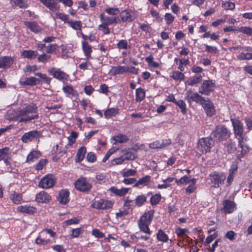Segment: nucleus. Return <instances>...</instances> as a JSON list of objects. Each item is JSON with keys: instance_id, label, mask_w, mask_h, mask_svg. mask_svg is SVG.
I'll list each match as a JSON object with an SVG mask.
<instances>
[{"instance_id": "obj_1", "label": "nucleus", "mask_w": 252, "mask_h": 252, "mask_svg": "<svg viewBox=\"0 0 252 252\" xmlns=\"http://www.w3.org/2000/svg\"><path fill=\"white\" fill-rule=\"evenodd\" d=\"M232 123L234 133L235 136H238L239 146L241 148V153L237 156V158L241 159L249 152V147L246 144L247 137L243 135L244 126L242 123L238 119H230Z\"/></svg>"}, {"instance_id": "obj_2", "label": "nucleus", "mask_w": 252, "mask_h": 252, "mask_svg": "<svg viewBox=\"0 0 252 252\" xmlns=\"http://www.w3.org/2000/svg\"><path fill=\"white\" fill-rule=\"evenodd\" d=\"M38 108L34 104L27 106L23 109L18 110V115L21 118L20 122H27L38 118L37 114Z\"/></svg>"}, {"instance_id": "obj_3", "label": "nucleus", "mask_w": 252, "mask_h": 252, "mask_svg": "<svg viewBox=\"0 0 252 252\" xmlns=\"http://www.w3.org/2000/svg\"><path fill=\"white\" fill-rule=\"evenodd\" d=\"M153 218V213L148 211L145 213L138 220V226L140 230L146 234H150L149 226Z\"/></svg>"}, {"instance_id": "obj_4", "label": "nucleus", "mask_w": 252, "mask_h": 252, "mask_svg": "<svg viewBox=\"0 0 252 252\" xmlns=\"http://www.w3.org/2000/svg\"><path fill=\"white\" fill-rule=\"evenodd\" d=\"M229 129L223 125L217 126L215 129L212 131V135L220 142L226 140L231 135Z\"/></svg>"}, {"instance_id": "obj_5", "label": "nucleus", "mask_w": 252, "mask_h": 252, "mask_svg": "<svg viewBox=\"0 0 252 252\" xmlns=\"http://www.w3.org/2000/svg\"><path fill=\"white\" fill-rule=\"evenodd\" d=\"M49 234L51 237H54L56 233L51 229H44L40 233L35 239V243L40 245H46L52 243L51 240L47 238V235Z\"/></svg>"}, {"instance_id": "obj_6", "label": "nucleus", "mask_w": 252, "mask_h": 252, "mask_svg": "<svg viewBox=\"0 0 252 252\" xmlns=\"http://www.w3.org/2000/svg\"><path fill=\"white\" fill-rule=\"evenodd\" d=\"M216 88L215 83L212 80H204L199 89V93L202 95H209Z\"/></svg>"}, {"instance_id": "obj_7", "label": "nucleus", "mask_w": 252, "mask_h": 252, "mask_svg": "<svg viewBox=\"0 0 252 252\" xmlns=\"http://www.w3.org/2000/svg\"><path fill=\"white\" fill-rule=\"evenodd\" d=\"M214 144V141L212 138L209 137L202 138L199 140L197 149L202 153H207L210 151L211 147Z\"/></svg>"}, {"instance_id": "obj_8", "label": "nucleus", "mask_w": 252, "mask_h": 252, "mask_svg": "<svg viewBox=\"0 0 252 252\" xmlns=\"http://www.w3.org/2000/svg\"><path fill=\"white\" fill-rule=\"evenodd\" d=\"M200 94L199 92H193L192 90H189L186 92L185 99L189 103L194 101L201 105L206 98Z\"/></svg>"}, {"instance_id": "obj_9", "label": "nucleus", "mask_w": 252, "mask_h": 252, "mask_svg": "<svg viewBox=\"0 0 252 252\" xmlns=\"http://www.w3.org/2000/svg\"><path fill=\"white\" fill-rule=\"evenodd\" d=\"M75 188L82 192H86L90 190L92 186L88 179L85 177H80L74 183Z\"/></svg>"}, {"instance_id": "obj_10", "label": "nucleus", "mask_w": 252, "mask_h": 252, "mask_svg": "<svg viewBox=\"0 0 252 252\" xmlns=\"http://www.w3.org/2000/svg\"><path fill=\"white\" fill-rule=\"evenodd\" d=\"M226 179V176L223 173L214 172L209 176V179L214 184V186L218 188L220 185L222 184Z\"/></svg>"}, {"instance_id": "obj_11", "label": "nucleus", "mask_w": 252, "mask_h": 252, "mask_svg": "<svg viewBox=\"0 0 252 252\" xmlns=\"http://www.w3.org/2000/svg\"><path fill=\"white\" fill-rule=\"evenodd\" d=\"M208 117H211L216 113V109L213 102L208 98H206L201 104Z\"/></svg>"}, {"instance_id": "obj_12", "label": "nucleus", "mask_w": 252, "mask_h": 252, "mask_svg": "<svg viewBox=\"0 0 252 252\" xmlns=\"http://www.w3.org/2000/svg\"><path fill=\"white\" fill-rule=\"evenodd\" d=\"M113 203L110 200L100 199L94 201L91 206L93 208L97 209L106 210L111 208L113 206Z\"/></svg>"}, {"instance_id": "obj_13", "label": "nucleus", "mask_w": 252, "mask_h": 252, "mask_svg": "<svg viewBox=\"0 0 252 252\" xmlns=\"http://www.w3.org/2000/svg\"><path fill=\"white\" fill-rule=\"evenodd\" d=\"M55 183V180L53 176L48 175L43 177L38 184L39 187L42 189L52 188Z\"/></svg>"}, {"instance_id": "obj_14", "label": "nucleus", "mask_w": 252, "mask_h": 252, "mask_svg": "<svg viewBox=\"0 0 252 252\" xmlns=\"http://www.w3.org/2000/svg\"><path fill=\"white\" fill-rule=\"evenodd\" d=\"M48 72L53 77L63 82L66 81L68 78V75L59 69L53 67L50 69Z\"/></svg>"}, {"instance_id": "obj_15", "label": "nucleus", "mask_w": 252, "mask_h": 252, "mask_svg": "<svg viewBox=\"0 0 252 252\" xmlns=\"http://www.w3.org/2000/svg\"><path fill=\"white\" fill-rule=\"evenodd\" d=\"M120 17L123 22H130L135 18V14L134 11L130 10H123L120 13Z\"/></svg>"}, {"instance_id": "obj_16", "label": "nucleus", "mask_w": 252, "mask_h": 252, "mask_svg": "<svg viewBox=\"0 0 252 252\" xmlns=\"http://www.w3.org/2000/svg\"><path fill=\"white\" fill-rule=\"evenodd\" d=\"M40 133L36 130H32L25 133L21 137V140L24 143H28L31 141L34 138H38L40 136Z\"/></svg>"}, {"instance_id": "obj_17", "label": "nucleus", "mask_w": 252, "mask_h": 252, "mask_svg": "<svg viewBox=\"0 0 252 252\" xmlns=\"http://www.w3.org/2000/svg\"><path fill=\"white\" fill-rule=\"evenodd\" d=\"M69 192L67 189L61 190L58 195V200L62 204H66L69 201Z\"/></svg>"}, {"instance_id": "obj_18", "label": "nucleus", "mask_w": 252, "mask_h": 252, "mask_svg": "<svg viewBox=\"0 0 252 252\" xmlns=\"http://www.w3.org/2000/svg\"><path fill=\"white\" fill-rule=\"evenodd\" d=\"M202 81V76L200 74H196L194 76L190 77L186 82V84L190 86H197Z\"/></svg>"}, {"instance_id": "obj_19", "label": "nucleus", "mask_w": 252, "mask_h": 252, "mask_svg": "<svg viewBox=\"0 0 252 252\" xmlns=\"http://www.w3.org/2000/svg\"><path fill=\"white\" fill-rule=\"evenodd\" d=\"M51 199V196L46 192L42 191L36 194L35 200L38 203H48Z\"/></svg>"}, {"instance_id": "obj_20", "label": "nucleus", "mask_w": 252, "mask_h": 252, "mask_svg": "<svg viewBox=\"0 0 252 252\" xmlns=\"http://www.w3.org/2000/svg\"><path fill=\"white\" fill-rule=\"evenodd\" d=\"M129 71V67L127 66L118 65L116 66H112L110 71L112 75L113 76L117 74H122Z\"/></svg>"}, {"instance_id": "obj_21", "label": "nucleus", "mask_w": 252, "mask_h": 252, "mask_svg": "<svg viewBox=\"0 0 252 252\" xmlns=\"http://www.w3.org/2000/svg\"><path fill=\"white\" fill-rule=\"evenodd\" d=\"M236 209L235 204L232 201L226 200L223 202V210L225 213H231Z\"/></svg>"}, {"instance_id": "obj_22", "label": "nucleus", "mask_w": 252, "mask_h": 252, "mask_svg": "<svg viewBox=\"0 0 252 252\" xmlns=\"http://www.w3.org/2000/svg\"><path fill=\"white\" fill-rule=\"evenodd\" d=\"M82 47L84 54L87 60L92 58L91 54L92 52V46L85 41H82Z\"/></svg>"}, {"instance_id": "obj_23", "label": "nucleus", "mask_w": 252, "mask_h": 252, "mask_svg": "<svg viewBox=\"0 0 252 252\" xmlns=\"http://www.w3.org/2000/svg\"><path fill=\"white\" fill-rule=\"evenodd\" d=\"M13 63V59L10 57L4 56L0 58V68H5L10 66Z\"/></svg>"}, {"instance_id": "obj_24", "label": "nucleus", "mask_w": 252, "mask_h": 252, "mask_svg": "<svg viewBox=\"0 0 252 252\" xmlns=\"http://www.w3.org/2000/svg\"><path fill=\"white\" fill-rule=\"evenodd\" d=\"M24 24L27 28L33 32H39L42 30L41 28L35 22L25 21Z\"/></svg>"}, {"instance_id": "obj_25", "label": "nucleus", "mask_w": 252, "mask_h": 252, "mask_svg": "<svg viewBox=\"0 0 252 252\" xmlns=\"http://www.w3.org/2000/svg\"><path fill=\"white\" fill-rule=\"evenodd\" d=\"M17 210L21 213L33 214L36 212V209L31 206L23 205L18 207Z\"/></svg>"}, {"instance_id": "obj_26", "label": "nucleus", "mask_w": 252, "mask_h": 252, "mask_svg": "<svg viewBox=\"0 0 252 252\" xmlns=\"http://www.w3.org/2000/svg\"><path fill=\"white\" fill-rule=\"evenodd\" d=\"M129 189V188H123L118 189L115 187H112L110 188L109 190L117 196H123L127 193Z\"/></svg>"}, {"instance_id": "obj_27", "label": "nucleus", "mask_w": 252, "mask_h": 252, "mask_svg": "<svg viewBox=\"0 0 252 252\" xmlns=\"http://www.w3.org/2000/svg\"><path fill=\"white\" fill-rule=\"evenodd\" d=\"M100 19L103 23L107 25L117 23L118 22L117 20L119 21V19L117 17H104L103 14H100Z\"/></svg>"}, {"instance_id": "obj_28", "label": "nucleus", "mask_w": 252, "mask_h": 252, "mask_svg": "<svg viewBox=\"0 0 252 252\" xmlns=\"http://www.w3.org/2000/svg\"><path fill=\"white\" fill-rule=\"evenodd\" d=\"M41 156V153L38 151H32L28 155L26 161L28 163L34 162Z\"/></svg>"}, {"instance_id": "obj_29", "label": "nucleus", "mask_w": 252, "mask_h": 252, "mask_svg": "<svg viewBox=\"0 0 252 252\" xmlns=\"http://www.w3.org/2000/svg\"><path fill=\"white\" fill-rule=\"evenodd\" d=\"M39 0L51 10L54 11L57 10L59 8L57 5V3L54 0Z\"/></svg>"}, {"instance_id": "obj_30", "label": "nucleus", "mask_w": 252, "mask_h": 252, "mask_svg": "<svg viewBox=\"0 0 252 252\" xmlns=\"http://www.w3.org/2000/svg\"><path fill=\"white\" fill-rule=\"evenodd\" d=\"M39 0L51 10L54 11L57 10L59 8L57 5V3L54 0Z\"/></svg>"}, {"instance_id": "obj_31", "label": "nucleus", "mask_w": 252, "mask_h": 252, "mask_svg": "<svg viewBox=\"0 0 252 252\" xmlns=\"http://www.w3.org/2000/svg\"><path fill=\"white\" fill-rule=\"evenodd\" d=\"M21 55L25 58L32 59L35 58L38 55V53L35 50H24L21 53Z\"/></svg>"}, {"instance_id": "obj_32", "label": "nucleus", "mask_w": 252, "mask_h": 252, "mask_svg": "<svg viewBox=\"0 0 252 252\" xmlns=\"http://www.w3.org/2000/svg\"><path fill=\"white\" fill-rule=\"evenodd\" d=\"M86 153V149L84 146H82L80 148L77 152L76 157V162H80L82 161L84 158L85 155Z\"/></svg>"}, {"instance_id": "obj_33", "label": "nucleus", "mask_w": 252, "mask_h": 252, "mask_svg": "<svg viewBox=\"0 0 252 252\" xmlns=\"http://www.w3.org/2000/svg\"><path fill=\"white\" fill-rule=\"evenodd\" d=\"M151 177L150 175H146L144 177L139 179L133 186L134 187H139L140 186H146L151 181Z\"/></svg>"}, {"instance_id": "obj_34", "label": "nucleus", "mask_w": 252, "mask_h": 252, "mask_svg": "<svg viewBox=\"0 0 252 252\" xmlns=\"http://www.w3.org/2000/svg\"><path fill=\"white\" fill-rule=\"evenodd\" d=\"M125 160H133L135 158V156L130 150H124L122 151L121 155Z\"/></svg>"}, {"instance_id": "obj_35", "label": "nucleus", "mask_w": 252, "mask_h": 252, "mask_svg": "<svg viewBox=\"0 0 252 252\" xmlns=\"http://www.w3.org/2000/svg\"><path fill=\"white\" fill-rule=\"evenodd\" d=\"M40 80L34 77H31L29 78H27L26 80L24 82H20V83L21 85H29L32 86L36 85L38 82H39Z\"/></svg>"}, {"instance_id": "obj_36", "label": "nucleus", "mask_w": 252, "mask_h": 252, "mask_svg": "<svg viewBox=\"0 0 252 252\" xmlns=\"http://www.w3.org/2000/svg\"><path fill=\"white\" fill-rule=\"evenodd\" d=\"M135 100L137 102L141 101L145 97V92L143 89L138 88L135 91Z\"/></svg>"}, {"instance_id": "obj_37", "label": "nucleus", "mask_w": 252, "mask_h": 252, "mask_svg": "<svg viewBox=\"0 0 252 252\" xmlns=\"http://www.w3.org/2000/svg\"><path fill=\"white\" fill-rule=\"evenodd\" d=\"M67 24H68L69 26L75 30H81L82 23L80 21H73L72 20H69L68 21H67Z\"/></svg>"}, {"instance_id": "obj_38", "label": "nucleus", "mask_w": 252, "mask_h": 252, "mask_svg": "<svg viewBox=\"0 0 252 252\" xmlns=\"http://www.w3.org/2000/svg\"><path fill=\"white\" fill-rule=\"evenodd\" d=\"M9 197L10 200L16 204H20L22 199V195L20 193H17L16 192H12Z\"/></svg>"}, {"instance_id": "obj_39", "label": "nucleus", "mask_w": 252, "mask_h": 252, "mask_svg": "<svg viewBox=\"0 0 252 252\" xmlns=\"http://www.w3.org/2000/svg\"><path fill=\"white\" fill-rule=\"evenodd\" d=\"M170 143V142H168L164 144L163 141H156L150 144L149 147L152 149L162 148L165 146V145H169Z\"/></svg>"}, {"instance_id": "obj_40", "label": "nucleus", "mask_w": 252, "mask_h": 252, "mask_svg": "<svg viewBox=\"0 0 252 252\" xmlns=\"http://www.w3.org/2000/svg\"><path fill=\"white\" fill-rule=\"evenodd\" d=\"M63 92L68 95L72 96L77 95V92L74 90L71 86L66 85L64 86L63 88Z\"/></svg>"}, {"instance_id": "obj_41", "label": "nucleus", "mask_w": 252, "mask_h": 252, "mask_svg": "<svg viewBox=\"0 0 252 252\" xmlns=\"http://www.w3.org/2000/svg\"><path fill=\"white\" fill-rule=\"evenodd\" d=\"M225 147L228 153H233L236 150L235 143L231 140H229L227 142L225 145Z\"/></svg>"}, {"instance_id": "obj_42", "label": "nucleus", "mask_w": 252, "mask_h": 252, "mask_svg": "<svg viewBox=\"0 0 252 252\" xmlns=\"http://www.w3.org/2000/svg\"><path fill=\"white\" fill-rule=\"evenodd\" d=\"M118 112L117 108H111L107 109L104 112V115L106 118L108 119L112 116H115Z\"/></svg>"}, {"instance_id": "obj_43", "label": "nucleus", "mask_w": 252, "mask_h": 252, "mask_svg": "<svg viewBox=\"0 0 252 252\" xmlns=\"http://www.w3.org/2000/svg\"><path fill=\"white\" fill-rule=\"evenodd\" d=\"M196 183V179L194 178H192L190 185H189L186 189L187 193H191L195 192L196 189V187L195 186Z\"/></svg>"}, {"instance_id": "obj_44", "label": "nucleus", "mask_w": 252, "mask_h": 252, "mask_svg": "<svg viewBox=\"0 0 252 252\" xmlns=\"http://www.w3.org/2000/svg\"><path fill=\"white\" fill-rule=\"evenodd\" d=\"M113 140L115 141V143H123L128 140L127 137L123 134H118L113 137Z\"/></svg>"}, {"instance_id": "obj_45", "label": "nucleus", "mask_w": 252, "mask_h": 252, "mask_svg": "<svg viewBox=\"0 0 252 252\" xmlns=\"http://www.w3.org/2000/svg\"><path fill=\"white\" fill-rule=\"evenodd\" d=\"M147 200V197L145 195L141 194L136 197L135 199V203L136 206H141L143 205Z\"/></svg>"}, {"instance_id": "obj_46", "label": "nucleus", "mask_w": 252, "mask_h": 252, "mask_svg": "<svg viewBox=\"0 0 252 252\" xmlns=\"http://www.w3.org/2000/svg\"><path fill=\"white\" fill-rule=\"evenodd\" d=\"M171 77L175 80L181 81L184 79L185 75L181 71H175L173 72Z\"/></svg>"}, {"instance_id": "obj_47", "label": "nucleus", "mask_w": 252, "mask_h": 252, "mask_svg": "<svg viewBox=\"0 0 252 252\" xmlns=\"http://www.w3.org/2000/svg\"><path fill=\"white\" fill-rule=\"evenodd\" d=\"M158 239L161 242H165L168 240V237L161 229H160L157 234Z\"/></svg>"}, {"instance_id": "obj_48", "label": "nucleus", "mask_w": 252, "mask_h": 252, "mask_svg": "<svg viewBox=\"0 0 252 252\" xmlns=\"http://www.w3.org/2000/svg\"><path fill=\"white\" fill-rule=\"evenodd\" d=\"M117 47L120 50H127L129 48V46L128 45L127 41L126 40L124 39L120 40L118 42V43L117 44Z\"/></svg>"}, {"instance_id": "obj_49", "label": "nucleus", "mask_w": 252, "mask_h": 252, "mask_svg": "<svg viewBox=\"0 0 252 252\" xmlns=\"http://www.w3.org/2000/svg\"><path fill=\"white\" fill-rule=\"evenodd\" d=\"M238 32L249 36L252 35V28L249 27H242L238 29Z\"/></svg>"}, {"instance_id": "obj_50", "label": "nucleus", "mask_w": 252, "mask_h": 252, "mask_svg": "<svg viewBox=\"0 0 252 252\" xmlns=\"http://www.w3.org/2000/svg\"><path fill=\"white\" fill-rule=\"evenodd\" d=\"M13 3L20 8H26L28 7L27 0H12Z\"/></svg>"}, {"instance_id": "obj_51", "label": "nucleus", "mask_w": 252, "mask_h": 252, "mask_svg": "<svg viewBox=\"0 0 252 252\" xmlns=\"http://www.w3.org/2000/svg\"><path fill=\"white\" fill-rule=\"evenodd\" d=\"M175 104L179 106L183 114H185L186 113V104L183 100L180 99L177 100Z\"/></svg>"}, {"instance_id": "obj_52", "label": "nucleus", "mask_w": 252, "mask_h": 252, "mask_svg": "<svg viewBox=\"0 0 252 252\" xmlns=\"http://www.w3.org/2000/svg\"><path fill=\"white\" fill-rule=\"evenodd\" d=\"M137 172L134 169H128L127 170H124L121 172V174L124 177H128L129 176H135Z\"/></svg>"}, {"instance_id": "obj_53", "label": "nucleus", "mask_w": 252, "mask_h": 252, "mask_svg": "<svg viewBox=\"0 0 252 252\" xmlns=\"http://www.w3.org/2000/svg\"><path fill=\"white\" fill-rule=\"evenodd\" d=\"M58 46L56 44H50L46 47L45 52L48 54L54 53L57 49Z\"/></svg>"}, {"instance_id": "obj_54", "label": "nucleus", "mask_w": 252, "mask_h": 252, "mask_svg": "<svg viewBox=\"0 0 252 252\" xmlns=\"http://www.w3.org/2000/svg\"><path fill=\"white\" fill-rule=\"evenodd\" d=\"M161 197V195L158 193L152 196L150 200L151 204L152 205H156L158 204L159 202Z\"/></svg>"}, {"instance_id": "obj_55", "label": "nucleus", "mask_w": 252, "mask_h": 252, "mask_svg": "<svg viewBox=\"0 0 252 252\" xmlns=\"http://www.w3.org/2000/svg\"><path fill=\"white\" fill-rule=\"evenodd\" d=\"M82 231L83 230L81 227L72 229L70 235L71 238H77L82 233Z\"/></svg>"}, {"instance_id": "obj_56", "label": "nucleus", "mask_w": 252, "mask_h": 252, "mask_svg": "<svg viewBox=\"0 0 252 252\" xmlns=\"http://www.w3.org/2000/svg\"><path fill=\"white\" fill-rule=\"evenodd\" d=\"M191 179H190V177L184 176L183 177H182L180 180H176V182L178 185H179L181 184L191 183Z\"/></svg>"}, {"instance_id": "obj_57", "label": "nucleus", "mask_w": 252, "mask_h": 252, "mask_svg": "<svg viewBox=\"0 0 252 252\" xmlns=\"http://www.w3.org/2000/svg\"><path fill=\"white\" fill-rule=\"evenodd\" d=\"M175 233L179 237H183L187 233H189V230L187 228H181L180 227H178L176 229Z\"/></svg>"}, {"instance_id": "obj_58", "label": "nucleus", "mask_w": 252, "mask_h": 252, "mask_svg": "<svg viewBox=\"0 0 252 252\" xmlns=\"http://www.w3.org/2000/svg\"><path fill=\"white\" fill-rule=\"evenodd\" d=\"M35 74V75L39 76L41 79H42L43 80L44 83H46L48 85L50 84L51 81L52 80V78L48 77L46 75V74H42L41 73H36Z\"/></svg>"}, {"instance_id": "obj_59", "label": "nucleus", "mask_w": 252, "mask_h": 252, "mask_svg": "<svg viewBox=\"0 0 252 252\" xmlns=\"http://www.w3.org/2000/svg\"><path fill=\"white\" fill-rule=\"evenodd\" d=\"M51 58V56L44 53L39 55L37 58V60L39 62L45 63L48 62Z\"/></svg>"}, {"instance_id": "obj_60", "label": "nucleus", "mask_w": 252, "mask_h": 252, "mask_svg": "<svg viewBox=\"0 0 252 252\" xmlns=\"http://www.w3.org/2000/svg\"><path fill=\"white\" fill-rule=\"evenodd\" d=\"M78 136V134L76 132L72 131L70 135L67 137L68 140V144L72 145L75 143L76 138Z\"/></svg>"}, {"instance_id": "obj_61", "label": "nucleus", "mask_w": 252, "mask_h": 252, "mask_svg": "<svg viewBox=\"0 0 252 252\" xmlns=\"http://www.w3.org/2000/svg\"><path fill=\"white\" fill-rule=\"evenodd\" d=\"M105 12L110 15H116L120 13V10L118 8L109 7L106 8Z\"/></svg>"}, {"instance_id": "obj_62", "label": "nucleus", "mask_w": 252, "mask_h": 252, "mask_svg": "<svg viewBox=\"0 0 252 252\" xmlns=\"http://www.w3.org/2000/svg\"><path fill=\"white\" fill-rule=\"evenodd\" d=\"M56 17L67 23V21L69 20V17L67 15L60 12L56 13Z\"/></svg>"}, {"instance_id": "obj_63", "label": "nucleus", "mask_w": 252, "mask_h": 252, "mask_svg": "<svg viewBox=\"0 0 252 252\" xmlns=\"http://www.w3.org/2000/svg\"><path fill=\"white\" fill-rule=\"evenodd\" d=\"M99 31H101L104 34H109L110 32V29L108 27V25L104 23L98 26V28Z\"/></svg>"}, {"instance_id": "obj_64", "label": "nucleus", "mask_w": 252, "mask_h": 252, "mask_svg": "<svg viewBox=\"0 0 252 252\" xmlns=\"http://www.w3.org/2000/svg\"><path fill=\"white\" fill-rule=\"evenodd\" d=\"M47 159H41L39 162L36 164L35 169L36 170H41L44 166L46 164L47 162Z\"/></svg>"}]
</instances>
